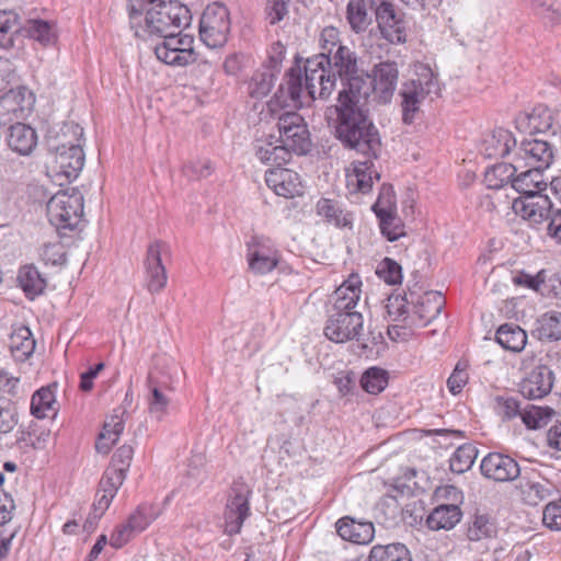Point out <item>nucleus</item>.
<instances>
[{
  "label": "nucleus",
  "instance_id": "6",
  "mask_svg": "<svg viewBox=\"0 0 561 561\" xmlns=\"http://www.w3.org/2000/svg\"><path fill=\"white\" fill-rule=\"evenodd\" d=\"M46 210L57 229H73L83 217V194L78 188L59 191L48 201Z\"/></svg>",
  "mask_w": 561,
  "mask_h": 561
},
{
  "label": "nucleus",
  "instance_id": "55",
  "mask_svg": "<svg viewBox=\"0 0 561 561\" xmlns=\"http://www.w3.org/2000/svg\"><path fill=\"white\" fill-rule=\"evenodd\" d=\"M154 519L151 512V507L147 505H140L137 510L128 517V526L136 533L145 530Z\"/></svg>",
  "mask_w": 561,
  "mask_h": 561
},
{
  "label": "nucleus",
  "instance_id": "7",
  "mask_svg": "<svg viewBox=\"0 0 561 561\" xmlns=\"http://www.w3.org/2000/svg\"><path fill=\"white\" fill-rule=\"evenodd\" d=\"M230 20L228 9L221 3L209 4L199 22L201 39L210 48L222 46L228 38Z\"/></svg>",
  "mask_w": 561,
  "mask_h": 561
},
{
  "label": "nucleus",
  "instance_id": "50",
  "mask_svg": "<svg viewBox=\"0 0 561 561\" xmlns=\"http://www.w3.org/2000/svg\"><path fill=\"white\" fill-rule=\"evenodd\" d=\"M274 85V75L271 71L257 72L253 76L249 90L253 98L266 96Z\"/></svg>",
  "mask_w": 561,
  "mask_h": 561
},
{
  "label": "nucleus",
  "instance_id": "13",
  "mask_svg": "<svg viewBox=\"0 0 561 561\" xmlns=\"http://www.w3.org/2000/svg\"><path fill=\"white\" fill-rule=\"evenodd\" d=\"M169 250L168 244L161 240L152 241L147 248L144 262L146 287L151 294L160 293L167 285L168 274L162 264V255Z\"/></svg>",
  "mask_w": 561,
  "mask_h": 561
},
{
  "label": "nucleus",
  "instance_id": "56",
  "mask_svg": "<svg viewBox=\"0 0 561 561\" xmlns=\"http://www.w3.org/2000/svg\"><path fill=\"white\" fill-rule=\"evenodd\" d=\"M377 274L389 285L399 284L402 279L401 266L389 257L380 262Z\"/></svg>",
  "mask_w": 561,
  "mask_h": 561
},
{
  "label": "nucleus",
  "instance_id": "49",
  "mask_svg": "<svg viewBox=\"0 0 561 561\" xmlns=\"http://www.w3.org/2000/svg\"><path fill=\"white\" fill-rule=\"evenodd\" d=\"M495 533L494 525L485 515H476L468 528V538L472 541H479L489 538Z\"/></svg>",
  "mask_w": 561,
  "mask_h": 561
},
{
  "label": "nucleus",
  "instance_id": "21",
  "mask_svg": "<svg viewBox=\"0 0 561 561\" xmlns=\"http://www.w3.org/2000/svg\"><path fill=\"white\" fill-rule=\"evenodd\" d=\"M376 19L383 37L392 44H402L407 41L405 25L397 14L394 5L382 1L376 7Z\"/></svg>",
  "mask_w": 561,
  "mask_h": 561
},
{
  "label": "nucleus",
  "instance_id": "63",
  "mask_svg": "<svg viewBox=\"0 0 561 561\" xmlns=\"http://www.w3.org/2000/svg\"><path fill=\"white\" fill-rule=\"evenodd\" d=\"M136 533L128 526L127 523L118 525L111 536L110 543L115 548H121L127 543Z\"/></svg>",
  "mask_w": 561,
  "mask_h": 561
},
{
  "label": "nucleus",
  "instance_id": "51",
  "mask_svg": "<svg viewBox=\"0 0 561 561\" xmlns=\"http://www.w3.org/2000/svg\"><path fill=\"white\" fill-rule=\"evenodd\" d=\"M495 411L499 415L504 419H513L517 415L522 417L523 408L520 407V402L510 396H497L495 399Z\"/></svg>",
  "mask_w": 561,
  "mask_h": 561
},
{
  "label": "nucleus",
  "instance_id": "43",
  "mask_svg": "<svg viewBox=\"0 0 561 561\" xmlns=\"http://www.w3.org/2000/svg\"><path fill=\"white\" fill-rule=\"evenodd\" d=\"M368 559L369 561H411L410 552L402 543L374 546Z\"/></svg>",
  "mask_w": 561,
  "mask_h": 561
},
{
  "label": "nucleus",
  "instance_id": "59",
  "mask_svg": "<svg viewBox=\"0 0 561 561\" xmlns=\"http://www.w3.org/2000/svg\"><path fill=\"white\" fill-rule=\"evenodd\" d=\"M134 456V448L130 445L121 446L112 457L111 466L115 469H122L127 473Z\"/></svg>",
  "mask_w": 561,
  "mask_h": 561
},
{
  "label": "nucleus",
  "instance_id": "30",
  "mask_svg": "<svg viewBox=\"0 0 561 561\" xmlns=\"http://www.w3.org/2000/svg\"><path fill=\"white\" fill-rule=\"evenodd\" d=\"M543 170L538 168H529L514 175L512 187L517 191L520 196H530L541 194L547 190L548 183L542 173Z\"/></svg>",
  "mask_w": 561,
  "mask_h": 561
},
{
  "label": "nucleus",
  "instance_id": "2",
  "mask_svg": "<svg viewBox=\"0 0 561 561\" xmlns=\"http://www.w3.org/2000/svg\"><path fill=\"white\" fill-rule=\"evenodd\" d=\"M191 21V11L183 3L160 2L147 10L144 27L136 30V36L160 37L161 42L154 45L157 58L169 66L185 67L197 58L194 37L176 30L188 26Z\"/></svg>",
  "mask_w": 561,
  "mask_h": 561
},
{
  "label": "nucleus",
  "instance_id": "61",
  "mask_svg": "<svg viewBox=\"0 0 561 561\" xmlns=\"http://www.w3.org/2000/svg\"><path fill=\"white\" fill-rule=\"evenodd\" d=\"M184 173L191 178H206L211 173V164L207 159L191 161L184 167Z\"/></svg>",
  "mask_w": 561,
  "mask_h": 561
},
{
  "label": "nucleus",
  "instance_id": "15",
  "mask_svg": "<svg viewBox=\"0 0 561 561\" xmlns=\"http://www.w3.org/2000/svg\"><path fill=\"white\" fill-rule=\"evenodd\" d=\"M248 263L254 274L264 275L272 272L279 262L274 243L263 237H254L248 243Z\"/></svg>",
  "mask_w": 561,
  "mask_h": 561
},
{
  "label": "nucleus",
  "instance_id": "28",
  "mask_svg": "<svg viewBox=\"0 0 561 561\" xmlns=\"http://www.w3.org/2000/svg\"><path fill=\"white\" fill-rule=\"evenodd\" d=\"M125 413L126 411L119 408L114 410V413L106 419L103 425V431L100 433L95 445L98 451L107 454L112 446L117 443L124 431Z\"/></svg>",
  "mask_w": 561,
  "mask_h": 561
},
{
  "label": "nucleus",
  "instance_id": "47",
  "mask_svg": "<svg viewBox=\"0 0 561 561\" xmlns=\"http://www.w3.org/2000/svg\"><path fill=\"white\" fill-rule=\"evenodd\" d=\"M373 210L378 219H382L383 224L389 218L390 213H397L396 195L391 187L383 186L379 193Z\"/></svg>",
  "mask_w": 561,
  "mask_h": 561
},
{
  "label": "nucleus",
  "instance_id": "37",
  "mask_svg": "<svg viewBox=\"0 0 561 561\" xmlns=\"http://www.w3.org/2000/svg\"><path fill=\"white\" fill-rule=\"evenodd\" d=\"M535 332L539 340L558 341L561 339V312L549 311L536 321Z\"/></svg>",
  "mask_w": 561,
  "mask_h": 561
},
{
  "label": "nucleus",
  "instance_id": "57",
  "mask_svg": "<svg viewBox=\"0 0 561 561\" xmlns=\"http://www.w3.org/2000/svg\"><path fill=\"white\" fill-rule=\"evenodd\" d=\"M542 523L551 530H561V501H551L546 505Z\"/></svg>",
  "mask_w": 561,
  "mask_h": 561
},
{
  "label": "nucleus",
  "instance_id": "5",
  "mask_svg": "<svg viewBox=\"0 0 561 561\" xmlns=\"http://www.w3.org/2000/svg\"><path fill=\"white\" fill-rule=\"evenodd\" d=\"M440 87L432 69L425 65H417L415 78L403 83L400 95L403 122L412 123L414 114L427 96L438 95Z\"/></svg>",
  "mask_w": 561,
  "mask_h": 561
},
{
  "label": "nucleus",
  "instance_id": "42",
  "mask_svg": "<svg viewBox=\"0 0 561 561\" xmlns=\"http://www.w3.org/2000/svg\"><path fill=\"white\" fill-rule=\"evenodd\" d=\"M554 415V410L549 407L527 404L523 408L522 421L529 430L546 426Z\"/></svg>",
  "mask_w": 561,
  "mask_h": 561
},
{
  "label": "nucleus",
  "instance_id": "60",
  "mask_svg": "<svg viewBox=\"0 0 561 561\" xmlns=\"http://www.w3.org/2000/svg\"><path fill=\"white\" fill-rule=\"evenodd\" d=\"M289 0H267V16L271 24L280 22L288 13Z\"/></svg>",
  "mask_w": 561,
  "mask_h": 561
},
{
  "label": "nucleus",
  "instance_id": "31",
  "mask_svg": "<svg viewBox=\"0 0 561 561\" xmlns=\"http://www.w3.org/2000/svg\"><path fill=\"white\" fill-rule=\"evenodd\" d=\"M316 213L328 224L337 228H352V214L342 209L334 199L320 198L316 204Z\"/></svg>",
  "mask_w": 561,
  "mask_h": 561
},
{
  "label": "nucleus",
  "instance_id": "23",
  "mask_svg": "<svg viewBox=\"0 0 561 561\" xmlns=\"http://www.w3.org/2000/svg\"><path fill=\"white\" fill-rule=\"evenodd\" d=\"M362 294V279L358 274H351L332 294L330 301L332 312L355 311Z\"/></svg>",
  "mask_w": 561,
  "mask_h": 561
},
{
  "label": "nucleus",
  "instance_id": "45",
  "mask_svg": "<svg viewBox=\"0 0 561 561\" xmlns=\"http://www.w3.org/2000/svg\"><path fill=\"white\" fill-rule=\"evenodd\" d=\"M20 26L19 14L13 10H0V48L13 45V36Z\"/></svg>",
  "mask_w": 561,
  "mask_h": 561
},
{
  "label": "nucleus",
  "instance_id": "12",
  "mask_svg": "<svg viewBox=\"0 0 561 561\" xmlns=\"http://www.w3.org/2000/svg\"><path fill=\"white\" fill-rule=\"evenodd\" d=\"M513 158L520 169L529 167L545 170L552 163L553 150L546 140L528 138L514 150Z\"/></svg>",
  "mask_w": 561,
  "mask_h": 561
},
{
  "label": "nucleus",
  "instance_id": "53",
  "mask_svg": "<svg viewBox=\"0 0 561 561\" xmlns=\"http://www.w3.org/2000/svg\"><path fill=\"white\" fill-rule=\"evenodd\" d=\"M125 478L126 473L122 469L108 467L100 481V492H110L116 495Z\"/></svg>",
  "mask_w": 561,
  "mask_h": 561
},
{
  "label": "nucleus",
  "instance_id": "58",
  "mask_svg": "<svg viewBox=\"0 0 561 561\" xmlns=\"http://www.w3.org/2000/svg\"><path fill=\"white\" fill-rule=\"evenodd\" d=\"M320 47L322 51L320 54H332L337 48V46H342L340 43V33L336 27L328 26L324 27L320 34Z\"/></svg>",
  "mask_w": 561,
  "mask_h": 561
},
{
  "label": "nucleus",
  "instance_id": "46",
  "mask_svg": "<svg viewBox=\"0 0 561 561\" xmlns=\"http://www.w3.org/2000/svg\"><path fill=\"white\" fill-rule=\"evenodd\" d=\"M360 385L366 392L378 394L388 385L387 373L383 369L371 367L363 374Z\"/></svg>",
  "mask_w": 561,
  "mask_h": 561
},
{
  "label": "nucleus",
  "instance_id": "20",
  "mask_svg": "<svg viewBox=\"0 0 561 561\" xmlns=\"http://www.w3.org/2000/svg\"><path fill=\"white\" fill-rule=\"evenodd\" d=\"M266 185L278 196L294 198L304 193L300 175L290 169L275 168L265 173Z\"/></svg>",
  "mask_w": 561,
  "mask_h": 561
},
{
  "label": "nucleus",
  "instance_id": "8",
  "mask_svg": "<svg viewBox=\"0 0 561 561\" xmlns=\"http://www.w3.org/2000/svg\"><path fill=\"white\" fill-rule=\"evenodd\" d=\"M280 142L290 149V153L305 154L310 150V134L301 115L286 112L277 122Z\"/></svg>",
  "mask_w": 561,
  "mask_h": 561
},
{
  "label": "nucleus",
  "instance_id": "10",
  "mask_svg": "<svg viewBox=\"0 0 561 561\" xmlns=\"http://www.w3.org/2000/svg\"><path fill=\"white\" fill-rule=\"evenodd\" d=\"M250 486L243 481L232 484L225 510V533L232 536L241 531L244 520L250 515Z\"/></svg>",
  "mask_w": 561,
  "mask_h": 561
},
{
  "label": "nucleus",
  "instance_id": "44",
  "mask_svg": "<svg viewBox=\"0 0 561 561\" xmlns=\"http://www.w3.org/2000/svg\"><path fill=\"white\" fill-rule=\"evenodd\" d=\"M477 457V447L472 444H463L451 455L449 460L450 470L456 473H463L471 469Z\"/></svg>",
  "mask_w": 561,
  "mask_h": 561
},
{
  "label": "nucleus",
  "instance_id": "33",
  "mask_svg": "<svg viewBox=\"0 0 561 561\" xmlns=\"http://www.w3.org/2000/svg\"><path fill=\"white\" fill-rule=\"evenodd\" d=\"M496 342L505 350L518 353L527 343V333L517 324L504 323L495 334Z\"/></svg>",
  "mask_w": 561,
  "mask_h": 561
},
{
  "label": "nucleus",
  "instance_id": "52",
  "mask_svg": "<svg viewBox=\"0 0 561 561\" xmlns=\"http://www.w3.org/2000/svg\"><path fill=\"white\" fill-rule=\"evenodd\" d=\"M468 367H469L468 362L459 360L456 364L451 375L447 379L448 390L453 394L460 393L461 390L463 389V387L467 385L468 379H469V375L467 371Z\"/></svg>",
  "mask_w": 561,
  "mask_h": 561
},
{
  "label": "nucleus",
  "instance_id": "35",
  "mask_svg": "<svg viewBox=\"0 0 561 561\" xmlns=\"http://www.w3.org/2000/svg\"><path fill=\"white\" fill-rule=\"evenodd\" d=\"M35 340L27 327H19L14 329L10 336V350L15 360H26L35 350Z\"/></svg>",
  "mask_w": 561,
  "mask_h": 561
},
{
  "label": "nucleus",
  "instance_id": "62",
  "mask_svg": "<svg viewBox=\"0 0 561 561\" xmlns=\"http://www.w3.org/2000/svg\"><path fill=\"white\" fill-rule=\"evenodd\" d=\"M513 280H514V284H516V285L525 286L529 289L538 291L540 285H542L545 282L543 272L541 271V272L537 273L536 275H530L527 273H519L518 275H516L513 278Z\"/></svg>",
  "mask_w": 561,
  "mask_h": 561
},
{
  "label": "nucleus",
  "instance_id": "36",
  "mask_svg": "<svg viewBox=\"0 0 561 561\" xmlns=\"http://www.w3.org/2000/svg\"><path fill=\"white\" fill-rule=\"evenodd\" d=\"M520 168L512 158L511 162H503L489 168L484 173V182L489 188L499 190L507 184L512 185L515 173Z\"/></svg>",
  "mask_w": 561,
  "mask_h": 561
},
{
  "label": "nucleus",
  "instance_id": "48",
  "mask_svg": "<svg viewBox=\"0 0 561 561\" xmlns=\"http://www.w3.org/2000/svg\"><path fill=\"white\" fill-rule=\"evenodd\" d=\"M15 405L8 399L0 398V434L10 433L18 424Z\"/></svg>",
  "mask_w": 561,
  "mask_h": 561
},
{
  "label": "nucleus",
  "instance_id": "11",
  "mask_svg": "<svg viewBox=\"0 0 561 561\" xmlns=\"http://www.w3.org/2000/svg\"><path fill=\"white\" fill-rule=\"evenodd\" d=\"M364 330V318L359 311L332 312L324 327V335L332 342L359 341Z\"/></svg>",
  "mask_w": 561,
  "mask_h": 561
},
{
  "label": "nucleus",
  "instance_id": "41",
  "mask_svg": "<svg viewBox=\"0 0 561 561\" xmlns=\"http://www.w3.org/2000/svg\"><path fill=\"white\" fill-rule=\"evenodd\" d=\"M410 295H391L387 299L386 310L392 321H402L410 327L412 309Z\"/></svg>",
  "mask_w": 561,
  "mask_h": 561
},
{
  "label": "nucleus",
  "instance_id": "27",
  "mask_svg": "<svg viewBox=\"0 0 561 561\" xmlns=\"http://www.w3.org/2000/svg\"><path fill=\"white\" fill-rule=\"evenodd\" d=\"M339 536L357 545H367L374 539L375 528L370 522H358L351 517H343L336 523Z\"/></svg>",
  "mask_w": 561,
  "mask_h": 561
},
{
  "label": "nucleus",
  "instance_id": "1",
  "mask_svg": "<svg viewBox=\"0 0 561 561\" xmlns=\"http://www.w3.org/2000/svg\"><path fill=\"white\" fill-rule=\"evenodd\" d=\"M329 62L328 68L341 79L342 89L339 92L335 112L337 138L359 151L375 153L380 146V136L367 115L359 106L360 98L367 94L369 84L364 75H358L357 59L348 47L337 46L334 53L323 54Z\"/></svg>",
  "mask_w": 561,
  "mask_h": 561
},
{
  "label": "nucleus",
  "instance_id": "26",
  "mask_svg": "<svg viewBox=\"0 0 561 561\" xmlns=\"http://www.w3.org/2000/svg\"><path fill=\"white\" fill-rule=\"evenodd\" d=\"M254 149L257 159L265 164L280 167L291 159L290 149H287V147L280 142V139L273 135L257 139Z\"/></svg>",
  "mask_w": 561,
  "mask_h": 561
},
{
  "label": "nucleus",
  "instance_id": "40",
  "mask_svg": "<svg viewBox=\"0 0 561 561\" xmlns=\"http://www.w3.org/2000/svg\"><path fill=\"white\" fill-rule=\"evenodd\" d=\"M25 31L31 38L43 46L53 45L57 41L55 25L44 20H28Z\"/></svg>",
  "mask_w": 561,
  "mask_h": 561
},
{
  "label": "nucleus",
  "instance_id": "29",
  "mask_svg": "<svg viewBox=\"0 0 561 561\" xmlns=\"http://www.w3.org/2000/svg\"><path fill=\"white\" fill-rule=\"evenodd\" d=\"M7 142L11 150L21 154H30L37 145L35 130L23 123H16L9 128Z\"/></svg>",
  "mask_w": 561,
  "mask_h": 561
},
{
  "label": "nucleus",
  "instance_id": "9",
  "mask_svg": "<svg viewBox=\"0 0 561 561\" xmlns=\"http://www.w3.org/2000/svg\"><path fill=\"white\" fill-rule=\"evenodd\" d=\"M364 79L367 80L369 90L360 100L373 94L378 103L387 104L391 102L396 92L399 69L394 61H382L373 68L371 75H364Z\"/></svg>",
  "mask_w": 561,
  "mask_h": 561
},
{
  "label": "nucleus",
  "instance_id": "14",
  "mask_svg": "<svg viewBox=\"0 0 561 561\" xmlns=\"http://www.w3.org/2000/svg\"><path fill=\"white\" fill-rule=\"evenodd\" d=\"M347 147L346 144L343 142ZM353 149V147L348 146ZM381 145L375 153L363 152L356 149L357 152L367 157L365 161H354L351 168L346 171V186L351 193H367L370 191L374 180H379L380 175L377 170L374 169L371 158H377L380 152ZM355 150V148H354Z\"/></svg>",
  "mask_w": 561,
  "mask_h": 561
},
{
  "label": "nucleus",
  "instance_id": "32",
  "mask_svg": "<svg viewBox=\"0 0 561 561\" xmlns=\"http://www.w3.org/2000/svg\"><path fill=\"white\" fill-rule=\"evenodd\" d=\"M462 513L456 504H442L435 507L426 518V524L432 530H449L461 519Z\"/></svg>",
  "mask_w": 561,
  "mask_h": 561
},
{
  "label": "nucleus",
  "instance_id": "16",
  "mask_svg": "<svg viewBox=\"0 0 561 561\" xmlns=\"http://www.w3.org/2000/svg\"><path fill=\"white\" fill-rule=\"evenodd\" d=\"M514 213L531 225H539L547 220L551 221L553 216L552 203L546 194L519 196L512 205Z\"/></svg>",
  "mask_w": 561,
  "mask_h": 561
},
{
  "label": "nucleus",
  "instance_id": "19",
  "mask_svg": "<svg viewBox=\"0 0 561 561\" xmlns=\"http://www.w3.org/2000/svg\"><path fill=\"white\" fill-rule=\"evenodd\" d=\"M516 490L525 504L536 506L552 496L554 486L547 479L533 472L520 473Z\"/></svg>",
  "mask_w": 561,
  "mask_h": 561
},
{
  "label": "nucleus",
  "instance_id": "38",
  "mask_svg": "<svg viewBox=\"0 0 561 561\" xmlns=\"http://www.w3.org/2000/svg\"><path fill=\"white\" fill-rule=\"evenodd\" d=\"M18 282L30 298H34L43 293L46 287V280L38 270L32 265L23 266L19 271Z\"/></svg>",
  "mask_w": 561,
  "mask_h": 561
},
{
  "label": "nucleus",
  "instance_id": "34",
  "mask_svg": "<svg viewBox=\"0 0 561 561\" xmlns=\"http://www.w3.org/2000/svg\"><path fill=\"white\" fill-rule=\"evenodd\" d=\"M57 411V401L53 387H42L32 396L31 413L36 419L56 416Z\"/></svg>",
  "mask_w": 561,
  "mask_h": 561
},
{
  "label": "nucleus",
  "instance_id": "54",
  "mask_svg": "<svg viewBox=\"0 0 561 561\" xmlns=\"http://www.w3.org/2000/svg\"><path fill=\"white\" fill-rule=\"evenodd\" d=\"M386 222L387 224H383L382 219H379L381 233L387 238L388 241L393 242L405 236L404 224L398 217L397 213H390V216L387 218Z\"/></svg>",
  "mask_w": 561,
  "mask_h": 561
},
{
  "label": "nucleus",
  "instance_id": "39",
  "mask_svg": "<svg viewBox=\"0 0 561 561\" xmlns=\"http://www.w3.org/2000/svg\"><path fill=\"white\" fill-rule=\"evenodd\" d=\"M370 5L364 2V0H350L346 8V19L351 25V28L355 33H362L367 30L371 19L368 13Z\"/></svg>",
  "mask_w": 561,
  "mask_h": 561
},
{
  "label": "nucleus",
  "instance_id": "64",
  "mask_svg": "<svg viewBox=\"0 0 561 561\" xmlns=\"http://www.w3.org/2000/svg\"><path fill=\"white\" fill-rule=\"evenodd\" d=\"M529 119L534 128L538 131L545 133L552 127V117L548 110H542L539 114H531Z\"/></svg>",
  "mask_w": 561,
  "mask_h": 561
},
{
  "label": "nucleus",
  "instance_id": "24",
  "mask_svg": "<svg viewBox=\"0 0 561 561\" xmlns=\"http://www.w3.org/2000/svg\"><path fill=\"white\" fill-rule=\"evenodd\" d=\"M516 149V139L512 131L496 128L488 134L481 145L480 153L489 159H500L513 154Z\"/></svg>",
  "mask_w": 561,
  "mask_h": 561
},
{
  "label": "nucleus",
  "instance_id": "18",
  "mask_svg": "<svg viewBox=\"0 0 561 561\" xmlns=\"http://www.w3.org/2000/svg\"><path fill=\"white\" fill-rule=\"evenodd\" d=\"M480 470L484 478L494 482H510L520 476L517 461L501 453H490L483 457Z\"/></svg>",
  "mask_w": 561,
  "mask_h": 561
},
{
  "label": "nucleus",
  "instance_id": "22",
  "mask_svg": "<svg viewBox=\"0 0 561 561\" xmlns=\"http://www.w3.org/2000/svg\"><path fill=\"white\" fill-rule=\"evenodd\" d=\"M553 381V371L548 366L540 365L522 380L519 392L529 400L541 399L550 393Z\"/></svg>",
  "mask_w": 561,
  "mask_h": 561
},
{
  "label": "nucleus",
  "instance_id": "17",
  "mask_svg": "<svg viewBox=\"0 0 561 561\" xmlns=\"http://www.w3.org/2000/svg\"><path fill=\"white\" fill-rule=\"evenodd\" d=\"M410 293L412 316L410 327H425L438 317L445 306V299L439 291H425L417 298Z\"/></svg>",
  "mask_w": 561,
  "mask_h": 561
},
{
  "label": "nucleus",
  "instance_id": "25",
  "mask_svg": "<svg viewBox=\"0 0 561 561\" xmlns=\"http://www.w3.org/2000/svg\"><path fill=\"white\" fill-rule=\"evenodd\" d=\"M147 388L149 391L147 397L148 412L157 421H162L169 414L171 399L168 391H172V389L162 385L151 373L147 377Z\"/></svg>",
  "mask_w": 561,
  "mask_h": 561
},
{
  "label": "nucleus",
  "instance_id": "3",
  "mask_svg": "<svg viewBox=\"0 0 561 561\" xmlns=\"http://www.w3.org/2000/svg\"><path fill=\"white\" fill-rule=\"evenodd\" d=\"M324 55H314L308 58L304 66V77L300 67H291L286 75V81L279 87V96H287L284 103L293 106H302L310 101L327 100L333 92L336 78L330 71Z\"/></svg>",
  "mask_w": 561,
  "mask_h": 561
},
{
  "label": "nucleus",
  "instance_id": "4",
  "mask_svg": "<svg viewBox=\"0 0 561 561\" xmlns=\"http://www.w3.org/2000/svg\"><path fill=\"white\" fill-rule=\"evenodd\" d=\"M61 131L62 136L69 139L56 147L54 160L48 167L49 173L60 185L76 180L84 165L81 146L83 128L71 122L65 124Z\"/></svg>",
  "mask_w": 561,
  "mask_h": 561
}]
</instances>
